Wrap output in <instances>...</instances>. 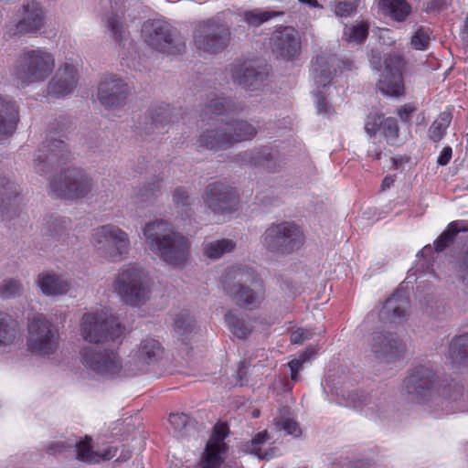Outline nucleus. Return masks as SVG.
I'll use <instances>...</instances> for the list:
<instances>
[{"mask_svg": "<svg viewBox=\"0 0 468 468\" xmlns=\"http://www.w3.org/2000/svg\"><path fill=\"white\" fill-rule=\"evenodd\" d=\"M452 121V115L449 112H441L432 122L429 129V136L434 142H439L444 136Z\"/></svg>", "mask_w": 468, "mask_h": 468, "instance_id": "nucleus-40", "label": "nucleus"}, {"mask_svg": "<svg viewBox=\"0 0 468 468\" xmlns=\"http://www.w3.org/2000/svg\"><path fill=\"white\" fill-rule=\"evenodd\" d=\"M37 285L47 296H58L65 294L69 289V282L61 276L52 272H43L38 275Z\"/></svg>", "mask_w": 468, "mask_h": 468, "instance_id": "nucleus-32", "label": "nucleus"}, {"mask_svg": "<svg viewBox=\"0 0 468 468\" xmlns=\"http://www.w3.org/2000/svg\"><path fill=\"white\" fill-rule=\"evenodd\" d=\"M194 46L197 52L202 56L205 52V25L199 22L194 28Z\"/></svg>", "mask_w": 468, "mask_h": 468, "instance_id": "nucleus-51", "label": "nucleus"}, {"mask_svg": "<svg viewBox=\"0 0 468 468\" xmlns=\"http://www.w3.org/2000/svg\"><path fill=\"white\" fill-rule=\"evenodd\" d=\"M272 51L277 58L293 60L301 53V38L292 27H279L271 37Z\"/></svg>", "mask_w": 468, "mask_h": 468, "instance_id": "nucleus-19", "label": "nucleus"}, {"mask_svg": "<svg viewBox=\"0 0 468 468\" xmlns=\"http://www.w3.org/2000/svg\"><path fill=\"white\" fill-rule=\"evenodd\" d=\"M17 122L18 110L15 101L0 96V141L16 131Z\"/></svg>", "mask_w": 468, "mask_h": 468, "instance_id": "nucleus-27", "label": "nucleus"}, {"mask_svg": "<svg viewBox=\"0 0 468 468\" xmlns=\"http://www.w3.org/2000/svg\"><path fill=\"white\" fill-rule=\"evenodd\" d=\"M157 192H159V190L156 186H154V185L148 186L136 195V198L140 202H147L157 197Z\"/></svg>", "mask_w": 468, "mask_h": 468, "instance_id": "nucleus-54", "label": "nucleus"}, {"mask_svg": "<svg viewBox=\"0 0 468 468\" xmlns=\"http://www.w3.org/2000/svg\"><path fill=\"white\" fill-rule=\"evenodd\" d=\"M432 254H433L432 247L431 245H427L418 253V256L421 255L422 257H424V256L430 257Z\"/></svg>", "mask_w": 468, "mask_h": 468, "instance_id": "nucleus-64", "label": "nucleus"}, {"mask_svg": "<svg viewBox=\"0 0 468 468\" xmlns=\"http://www.w3.org/2000/svg\"><path fill=\"white\" fill-rule=\"evenodd\" d=\"M246 366H245V363L242 362L240 363V365L239 366V369H238V372H237V384L239 385V386H243L244 385V379H245V377H246Z\"/></svg>", "mask_w": 468, "mask_h": 468, "instance_id": "nucleus-61", "label": "nucleus"}, {"mask_svg": "<svg viewBox=\"0 0 468 468\" xmlns=\"http://www.w3.org/2000/svg\"><path fill=\"white\" fill-rule=\"evenodd\" d=\"M128 93L127 83L119 77L107 74L98 87V100L107 109L118 108L124 104Z\"/></svg>", "mask_w": 468, "mask_h": 468, "instance_id": "nucleus-21", "label": "nucleus"}, {"mask_svg": "<svg viewBox=\"0 0 468 468\" xmlns=\"http://www.w3.org/2000/svg\"><path fill=\"white\" fill-rule=\"evenodd\" d=\"M239 197L237 191L223 182L207 186V206L214 214L226 217L237 211Z\"/></svg>", "mask_w": 468, "mask_h": 468, "instance_id": "nucleus-16", "label": "nucleus"}, {"mask_svg": "<svg viewBox=\"0 0 468 468\" xmlns=\"http://www.w3.org/2000/svg\"><path fill=\"white\" fill-rule=\"evenodd\" d=\"M452 154V148L450 146L444 147L438 157L437 163L440 165H446L450 162Z\"/></svg>", "mask_w": 468, "mask_h": 468, "instance_id": "nucleus-58", "label": "nucleus"}, {"mask_svg": "<svg viewBox=\"0 0 468 468\" xmlns=\"http://www.w3.org/2000/svg\"><path fill=\"white\" fill-rule=\"evenodd\" d=\"M368 35V25L366 22L356 23L346 27L344 38L349 43L360 44L364 42Z\"/></svg>", "mask_w": 468, "mask_h": 468, "instance_id": "nucleus-41", "label": "nucleus"}, {"mask_svg": "<svg viewBox=\"0 0 468 468\" xmlns=\"http://www.w3.org/2000/svg\"><path fill=\"white\" fill-rule=\"evenodd\" d=\"M91 182L81 170L69 168L63 176L53 178L50 191L57 197L76 199L84 197L90 190Z\"/></svg>", "mask_w": 468, "mask_h": 468, "instance_id": "nucleus-14", "label": "nucleus"}, {"mask_svg": "<svg viewBox=\"0 0 468 468\" xmlns=\"http://www.w3.org/2000/svg\"><path fill=\"white\" fill-rule=\"evenodd\" d=\"M229 74L233 83L247 91L261 90L267 79V73L248 59L235 60L229 66Z\"/></svg>", "mask_w": 468, "mask_h": 468, "instance_id": "nucleus-17", "label": "nucleus"}, {"mask_svg": "<svg viewBox=\"0 0 468 468\" xmlns=\"http://www.w3.org/2000/svg\"><path fill=\"white\" fill-rule=\"evenodd\" d=\"M72 444L66 443L64 441H57L51 442L48 446V452L50 454H56L65 452L67 449L71 448Z\"/></svg>", "mask_w": 468, "mask_h": 468, "instance_id": "nucleus-57", "label": "nucleus"}, {"mask_svg": "<svg viewBox=\"0 0 468 468\" xmlns=\"http://www.w3.org/2000/svg\"><path fill=\"white\" fill-rule=\"evenodd\" d=\"M242 107L222 95L207 94V116L209 129H207V149H225L234 143L252 139L256 128L247 121L226 122L224 115L235 113Z\"/></svg>", "mask_w": 468, "mask_h": 468, "instance_id": "nucleus-1", "label": "nucleus"}, {"mask_svg": "<svg viewBox=\"0 0 468 468\" xmlns=\"http://www.w3.org/2000/svg\"><path fill=\"white\" fill-rule=\"evenodd\" d=\"M123 330L110 310L103 308L85 314L81 319L80 332L86 342L100 344L108 339H119Z\"/></svg>", "mask_w": 468, "mask_h": 468, "instance_id": "nucleus-7", "label": "nucleus"}, {"mask_svg": "<svg viewBox=\"0 0 468 468\" xmlns=\"http://www.w3.org/2000/svg\"><path fill=\"white\" fill-rule=\"evenodd\" d=\"M19 333L17 321L0 312V345L12 344L19 336Z\"/></svg>", "mask_w": 468, "mask_h": 468, "instance_id": "nucleus-34", "label": "nucleus"}, {"mask_svg": "<svg viewBox=\"0 0 468 468\" xmlns=\"http://www.w3.org/2000/svg\"><path fill=\"white\" fill-rule=\"evenodd\" d=\"M282 12L267 11L261 9H253L245 11L241 14L243 20L250 27H260L264 22L269 21L271 18L282 16Z\"/></svg>", "mask_w": 468, "mask_h": 468, "instance_id": "nucleus-38", "label": "nucleus"}, {"mask_svg": "<svg viewBox=\"0 0 468 468\" xmlns=\"http://www.w3.org/2000/svg\"><path fill=\"white\" fill-rule=\"evenodd\" d=\"M229 42L230 32L227 25L207 23V53L221 52Z\"/></svg>", "mask_w": 468, "mask_h": 468, "instance_id": "nucleus-28", "label": "nucleus"}, {"mask_svg": "<svg viewBox=\"0 0 468 468\" xmlns=\"http://www.w3.org/2000/svg\"><path fill=\"white\" fill-rule=\"evenodd\" d=\"M18 18L8 27L10 37H36L46 25V12L37 1L24 3L17 11Z\"/></svg>", "mask_w": 468, "mask_h": 468, "instance_id": "nucleus-12", "label": "nucleus"}, {"mask_svg": "<svg viewBox=\"0 0 468 468\" xmlns=\"http://www.w3.org/2000/svg\"><path fill=\"white\" fill-rule=\"evenodd\" d=\"M79 74L76 67L69 62L61 64L48 85V95L55 98L65 97L74 91L78 85Z\"/></svg>", "mask_w": 468, "mask_h": 468, "instance_id": "nucleus-23", "label": "nucleus"}, {"mask_svg": "<svg viewBox=\"0 0 468 468\" xmlns=\"http://www.w3.org/2000/svg\"><path fill=\"white\" fill-rule=\"evenodd\" d=\"M385 71L379 80L378 88L386 95L400 97L404 95L402 79L403 59L398 55H389L385 58Z\"/></svg>", "mask_w": 468, "mask_h": 468, "instance_id": "nucleus-20", "label": "nucleus"}, {"mask_svg": "<svg viewBox=\"0 0 468 468\" xmlns=\"http://www.w3.org/2000/svg\"><path fill=\"white\" fill-rule=\"evenodd\" d=\"M436 388L433 372L425 367L414 368L403 381L405 393L416 402L427 404L429 408L435 396Z\"/></svg>", "mask_w": 468, "mask_h": 468, "instance_id": "nucleus-13", "label": "nucleus"}, {"mask_svg": "<svg viewBox=\"0 0 468 468\" xmlns=\"http://www.w3.org/2000/svg\"><path fill=\"white\" fill-rule=\"evenodd\" d=\"M356 8L357 5L353 2L338 1L333 5L334 13L339 17H347L351 16Z\"/></svg>", "mask_w": 468, "mask_h": 468, "instance_id": "nucleus-50", "label": "nucleus"}, {"mask_svg": "<svg viewBox=\"0 0 468 468\" xmlns=\"http://www.w3.org/2000/svg\"><path fill=\"white\" fill-rule=\"evenodd\" d=\"M236 247V243L228 239H223L211 242L207 247V257L211 259H218L225 253L231 252Z\"/></svg>", "mask_w": 468, "mask_h": 468, "instance_id": "nucleus-42", "label": "nucleus"}, {"mask_svg": "<svg viewBox=\"0 0 468 468\" xmlns=\"http://www.w3.org/2000/svg\"><path fill=\"white\" fill-rule=\"evenodd\" d=\"M383 11L396 21H403L410 13V5L406 0H379Z\"/></svg>", "mask_w": 468, "mask_h": 468, "instance_id": "nucleus-36", "label": "nucleus"}, {"mask_svg": "<svg viewBox=\"0 0 468 468\" xmlns=\"http://www.w3.org/2000/svg\"><path fill=\"white\" fill-rule=\"evenodd\" d=\"M463 395V387L454 381H451L436 389L431 408L445 412H452L455 410L461 409L460 401Z\"/></svg>", "mask_w": 468, "mask_h": 468, "instance_id": "nucleus-24", "label": "nucleus"}, {"mask_svg": "<svg viewBox=\"0 0 468 468\" xmlns=\"http://www.w3.org/2000/svg\"><path fill=\"white\" fill-rule=\"evenodd\" d=\"M69 156V152L65 142L55 138V135L50 133L35 155V169L37 173H44L46 166L59 164L68 160Z\"/></svg>", "mask_w": 468, "mask_h": 468, "instance_id": "nucleus-18", "label": "nucleus"}, {"mask_svg": "<svg viewBox=\"0 0 468 468\" xmlns=\"http://www.w3.org/2000/svg\"><path fill=\"white\" fill-rule=\"evenodd\" d=\"M229 434L226 422L218 421L213 428L208 441H207V468H222L229 446L225 439Z\"/></svg>", "mask_w": 468, "mask_h": 468, "instance_id": "nucleus-22", "label": "nucleus"}, {"mask_svg": "<svg viewBox=\"0 0 468 468\" xmlns=\"http://www.w3.org/2000/svg\"><path fill=\"white\" fill-rule=\"evenodd\" d=\"M414 111L415 107L410 104H406L398 111V114L402 121H407Z\"/></svg>", "mask_w": 468, "mask_h": 468, "instance_id": "nucleus-60", "label": "nucleus"}, {"mask_svg": "<svg viewBox=\"0 0 468 468\" xmlns=\"http://www.w3.org/2000/svg\"><path fill=\"white\" fill-rule=\"evenodd\" d=\"M394 181H395L394 177L391 176H388L384 177V179L382 180V184H381L382 190H386V189L389 188L393 185Z\"/></svg>", "mask_w": 468, "mask_h": 468, "instance_id": "nucleus-63", "label": "nucleus"}, {"mask_svg": "<svg viewBox=\"0 0 468 468\" xmlns=\"http://www.w3.org/2000/svg\"><path fill=\"white\" fill-rule=\"evenodd\" d=\"M269 440L267 431L258 432L250 441L243 444V452L256 455L260 459H268L270 454L263 452L261 446Z\"/></svg>", "mask_w": 468, "mask_h": 468, "instance_id": "nucleus-39", "label": "nucleus"}, {"mask_svg": "<svg viewBox=\"0 0 468 468\" xmlns=\"http://www.w3.org/2000/svg\"><path fill=\"white\" fill-rule=\"evenodd\" d=\"M368 344L375 358L385 364L400 359L407 349L405 343L390 332H373Z\"/></svg>", "mask_w": 468, "mask_h": 468, "instance_id": "nucleus-15", "label": "nucleus"}, {"mask_svg": "<svg viewBox=\"0 0 468 468\" xmlns=\"http://www.w3.org/2000/svg\"><path fill=\"white\" fill-rule=\"evenodd\" d=\"M55 69V58L46 48H25L12 68V78L17 87L44 82Z\"/></svg>", "mask_w": 468, "mask_h": 468, "instance_id": "nucleus-4", "label": "nucleus"}, {"mask_svg": "<svg viewBox=\"0 0 468 468\" xmlns=\"http://www.w3.org/2000/svg\"><path fill=\"white\" fill-rule=\"evenodd\" d=\"M256 154H257V157H254L253 159L249 160V162L254 165H262L263 160H261V157H264V159L267 160L268 154H266L265 151H262V152H257Z\"/></svg>", "mask_w": 468, "mask_h": 468, "instance_id": "nucleus-62", "label": "nucleus"}, {"mask_svg": "<svg viewBox=\"0 0 468 468\" xmlns=\"http://www.w3.org/2000/svg\"><path fill=\"white\" fill-rule=\"evenodd\" d=\"M113 292L125 303L137 306L148 297L147 274L136 263H129L120 268L112 283Z\"/></svg>", "mask_w": 468, "mask_h": 468, "instance_id": "nucleus-5", "label": "nucleus"}, {"mask_svg": "<svg viewBox=\"0 0 468 468\" xmlns=\"http://www.w3.org/2000/svg\"><path fill=\"white\" fill-rule=\"evenodd\" d=\"M90 243L99 256L112 262H119L125 259L131 247L128 234L113 224H105L94 229Z\"/></svg>", "mask_w": 468, "mask_h": 468, "instance_id": "nucleus-6", "label": "nucleus"}, {"mask_svg": "<svg viewBox=\"0 0 468 468\" xmlns=\"http://www.w3.org/2000/svg\"><path fill=\"white\" fill-rule=\"evenodd\" d=\"M313 335V333L310 330L298 328L291 334V342L292 344L301 345L304 341L310 339Z\"/></svg>", "mask_w": 468, "mask_h": 468, "instance_id": "nucleus-53", "label": "nucleus"}, {"mask_svg": "<svg viewBox=\"0 0 468 468\" xmlns=\"http://www.w3.org/2000/svg\"><path fill=\"white\" fill-rule=\"evenodd\" d=\"M381 129L384 136L389 144H393L397 140L399 135V126L396 119L391 117L383 119Z\"/></svg>", "mask_w": 468, "mask_h": 468, "instance_id": "nucleus-47", "label": "nucleus"}, {"mask_svg": "<svg viewBox=\"0 0 468 468\" xmlns=\"http://www.w3.org/2000/svg\"><path fill=\"white\" fill-rule=\"evenodd\" d=\"M226 323L234 335L239 338H246L252 331L250 324L247 323L234 312H229L225 315Z\"/></svg>", "mask_w": 468, "mask_h": 468, "instance_id": "nucleus-37", "label": "nucleus"}, {"mask_svg": "<svg viewBox=\"0 0 468 468\" xmlns=\"http://www.w3.org/2000/svg\"><path fill=\"white\" fill-rule=\"evenodd\" d=\"M168 421L176 434H181L183 431H188L195 426V421L185 413H172L169 415Z\"/></svg>", "mask_w": 468, "mask_h": 468, "instance_id": "nucleus-43", "label": "nucleus"}, {"mask_svg": "<svg viewBox=\"0 0 468 468\" xmlns=\"http://www.w3.org/2000/svg\"><path fill=\"white\" fill-rule=\"evenodd\" d=\"M468 230V222L456 220L451 222L447 229L439 236L434 241V249L437 252L442 251L448 247L452 241L456 234L461 231Z\"/></svg>", "mask_w": 468, "mask_h": 468, "instance_id": "nucleus-35", "label": "nucleus"}, {"mask_svg": "<svg viewBox=\"0 0 468 468\" xmlns=\"http://www.w3.org/2000/svg\"><path fill=\"white\" fill-rule=\"evenodd\" d=\"M449 357L454 365L468 367V332L452 339Z\"/></svg>", "mask_w": 468, "mask_h": 468, "instance_id": "nucleus-33", "label": "nucleus"}, {"mask_svg": "<svg viewBox=\"0 0 468 468\" xmlns=\"http://www.w3.org/2000/svg\"><path fill=\"white\" fill-rule=\"evenodd\" d=\"M383 116L379 113H370L365 122V131L369 136H375L381 129Z\"/></svg>", "mask_w": 468, "mask_h": 468, "instance_id": "nucleus-49", "label": "nucleus"}, {"mask_svg": "<svg viewBox=\"0 0 468 468\" xmlns=\"http://www.w3.org/2000/svg\"><path fill=\"white\" fill-rule=\"evenodd\" d=\"M77 459L85 463H100L101 461L111 460L116 456L117 448L112 446L105 447L101 452L93 451L90 445V440L86 438L76 443Z\"/></svg>", "mask_w": 468, "mask_h": 468, "instance_id": "nucleus-29", "label": "nucleus"}, {"mask_svg": "<svg viewBox=\"0 0 468 468\" xmlns=\"http://www.w3.org/2000/svg\"><path fill=\"white\" fill-rule=\"evenodd\" d=\"M304 236L293 222L271 224L261 237V245L270 252L289 254L303 243Z\"/></svg>", "mask_w": 468, "mask_h": 468, "instance_id": "nucleus-8", "label": "nucleus"}, {"mask_svg": "<svg viewBox=\"0 0 468 468\" xmlns=\"http://www.w3.org/2000/svg\"><path fill=\"white\" fill-rule=\"evenodd\" d=\"M113 4L112 16L107 19V27L116 38H122L124 34L123 22L126 21L125 12L129 11L127 5H137L136 0H111Z\"/></svg>", "mask_w": 468, "mask_h": 468, "instance_id": "nucleus-30", "label": "nucleus"}, {"mask_svg": "<svg viewBox=\"0 0 468 468\" xmlns=\"http://www.w3.org/2000/svg\"><path fill=\"white\" fill-rule=\"evenodd\" d=\"M345 402L343 403L346 407L354 409H360L365 403L364 398L356 392H350L344 397Z\"/></svg>", "mask_w": 468, "mask_h": 468, "instance_id": "nucleus-52", "label": "nucleus"}, {"mask_svg": "<svg viewBox=\"0 0 468 468\" xmlns=\"http://www.w3.org/2000/svg\"><path fill=\"white\" fill-rule=\"evenodd\" d=\"M410 303L401 292L394 293L384 303L380 311V318L389 323L398 324L408 315Z\"/></svg>", "mask_w": 468, "mask_h": 468, "instance_id": "nucleus-25", "label": "nucleus"}, {"mask_svg": "<svg viewBox=\"0 0 468 468\" xmlns=\"http://www.w3.org/2000/svg\"><path fill=\"white\" fill-rule=\"evenodd\" d=\"M314 95L315 97V104H316L318 113L330 114L331 107L326 103L321 91H319V90L315 91L314 93Z\"/></svg>", "mask_w": 468, "mask_h": 468, "instance_id": "nucleus-56", "label": "nucleus"}, {"mask_svg": "<svg viewBox=\"0 0 468 468\" xmlns=\"http://www.w3.org/2000/svg\"><path fill=\"white\" fill-rule=\"evenodd\" d=\"M459 271L463 281L468 279V250L464 253L463 261L459 266Z\"/></svg>", "mask_w": 468, "mask_h": 468, "instance_id": "nucleus-59", "label": "nucleus"}, {"mask_svg": "<svg viewBox=\"0 0 468 468\" xmlns=\"http://www.w3.org/2000/svg\"><path fill=\"white\" fill-rule=\"evenodd\" d=\"M188 199H189V197L188 195L186 194V191L183 188H177L175 190L174 194H173V201H174V204L179 207H185V206H187L189 203H188Z\"/></svg>", "mask_w": 468, "mask_h": 468, "instance_id": "nucleus-55", "label": "nucleus"}, {"mask_svg": "<svg viewBox=\"0 0 468 468\" xmlns=\"http://www.w3.org/2000/svg\"><path fill=\"white\" fill-rule=\"evenodd\" d=\"M143 233L149 250L167 265L179 267L187 261L188 239L176 231L169 222L163 219L151 221L145 224Z\"/></svg>", "mask_w": 468, "mask_h": 468, "instance_id": "nucleus-2", "label": "nucleus"}, {"mask_svg": "<svg viewBox=\"0 0 468 468\" xmlns=\"http://www.w3.org/2000/svg\"><path fill=\"white\" fill-rule=\"evenodd\" d=\"M222 288L226 294L239 306L254 310L265 299V286L256 271L246 265L227 268L221 276Z\"/></svg>", "mask_w": 468, "mask_h": 468, "instance_id": "nucleus-3", "label": "nucleus"}, {"mask_svg": "<svg viewBox=\"0 0 468 468\" xmlns=\"http://www.w3.org/2000/svg\"><path fill=\"white\" fill-rule=\"evenodd\" d=\"M162 354L160 343L154 338L144 339L133 353V359L139 370L154 363Z\"/></svg>", "mask_w": 468, "mask_h": 468, "instance_id": "nucleus-26", "label": "nucleus"}, {"mask_svg": "<svg viewBox=\"0 0 468 468\" xmlns=\"http://www.w3.org/2000/svg\"><path fill=\"white\" fill-rule=\"evenodd\" d=\"M273 425L277 431H284L288 435L298 437L302 433L298 423L290 418L281 417L280 419H275Z\"/></svg>", "mask_w": 468, "mask_h": 468, "instance_id": "nucleus-46", "label": "nucleus"}, {"mask_svg": "<svg viewBox=\"0 0 468 468\" xmlns=\"http://www.w3.org/2000/svg\"><path fill=\"white\" fill-rule=\"evenodd\" d=\"M334 58L326 55H319L312 66V74L317 89L324 88L330 84L335 72L332 69Z\"/></svg>", "mask_w": 468, "mask_h": 468, "instance_id": "nucleus-31", "label": "nucleus"}, {"mask_svg": "<svg viewBox=\"0 0 468 468\" xmlns=\"http://www.w3.org/2000/svg\"><path fill=\"white\" fill-rule=\"evenodd\" d=\"M316 354L314 348H308L305 352L300 355L299 358L292 360L288 365L291 370V378L294 382L299 379V372L302 369L303 364L310 361Z\"/></svg>", "mask_w": 468, "mask_h": 468, "instance_id": "nucleus-44", "label": "nucleus"}, {"mask_svg": "<svg viewBox=\"0 0 468 468\" xmlns=\"http://www.w3.org/2000/svg\"><path fill=\"white\" fill-rule=\"evenodd\" d=\"M80 362L94 377L114 378L122 374V359L111 350H97L94 347H84L80 352Z\"/></svg>", "mask_w": 468, "mask_h": 468, "instance_id": "nucleus-10", "label": "nucleus"}, {"mask_svg": "<svg viewBox=\"0 0 468 468\" xmlns=\"http://www.w3.org/2000/svg\"><path fill=\"white\" fill-rule=\"evenodd\" d=\"M429 31L423 27L419 28L411 37V45L415 49L424 50L430 44Z\"/></svg>", "mask_w": 468, "mask_h": 468, "instance_id": "nucleus-48", "label": "nucleus"}, {"mask_svg": "<svg viewBox=\"0 0 468 468\" xmlns=\"http://www.w3.org/2000/svg\"><path fill=\"white\" fill-rule=\"evenodd\" d=\"M22 292L19 281L16 279H5L0 284V297L3 299L14 298Z\"/></svg>", "mask_w": 468, "mask_h": 468, "instance_id": "nucleus-45", "label": "nucleus"}, {"mask_svg": "<svg viewBox=\"0 0 468 468\" xmlns=\"http://www.w3.org/2000/svg\"><path fill=\"white\" fill-rule=\"evenodd\" d=\"M142 37L152 48L167 55H176L184 51V42L172 34V27L165 20H147L142 27Z\"/></svg>", "mask_w": 468, "mask_h": 468, "instance_id": "nucleus-11", "label": "nucleus"}, {"mask_svg": "<svg viewBox=\"0 0 468 468\" xmlns=\"http://www.w3.org/2000/svg\"><path fill=\"white\" fill-rule=\"evenodd\" d=\"M58 346V331L43 314H37L29 319L27 348L31 353L48 357L56 353Z\"/></svg>", "mask_w": 468, "mask_h": 468, "instance_id": "nucleus-9", "label": "nucleus"}]
</instances>
